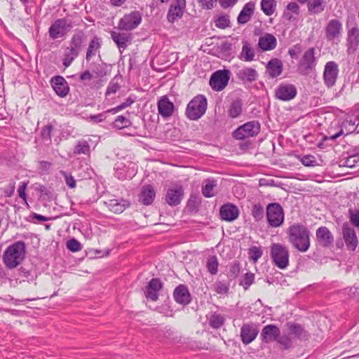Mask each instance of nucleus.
Masks as SVG:
<instances>
[{
	"label": "nucleus",
	"mask_w": 359,
	"mask_h": 359,
	"mask_svg": "<svg viewBox=\"0 0 359 359\" xmlns=\"http://www.w3.org/2000/svg\"><path fill=\"white\" fill-rule=\"evenodd\" d=\"M288 241L292 246L300 252H306L311 245V232L302 224H293L287 231Z\"/></svg>",
	"instance_id": "obj_1"
},
{
	"label": "nucleus",
	"mask_w": 359,
	"mask_h": 359,
	"mask_svg": "<svg viewBox=\"0 0 359 359\" xmlns=\"http://www.w3.org/2000/svg\"><path fill=\"white\" fill-rule=\"evenodd\" d=\"M26 246L23 241H18L8 246L3 256L4 264L9 269L18 266L25 259Z\"/></svg>",
	"instance_id": "obj_2"
},
{
	"label": "nucleus",
	"mask_w": 359,
	"mask_h": 359,
	"mask_svg": "<svg viewBox=\"0 0 359 359\" xmlns=\"http://www.w3.org/2000/svg\"><path fill=\"white\" fill-rule=\"evenodd\" d=\"M316 52L314 47L309 48L304 52L297 65L298 74L308 76L315 71L318 63V57L315 55Z\"/></svg>",
	"instance_id": "obj_3"
},
{
	"label": "nucleus",
	"mask_w": 359,
	"mask_h": 359,
	"mask_svg": "<svg viewBox=\"0 0 359 359\" xmlns=\"http://www.w3.org/2000/svg\"><path fill=\"white\" fill-rule=\"evenodd\" d=\"M207 105V99L205 95H198L188 103L185 114L190 120H198L205 113Z\"/></svg>",
	"instance_id": "obj_4"
},
{
	"label": "nucleus",
	"mask_w": 359,
	"mask_h": 359,
	"mask_svg": "<svg viewBox=\"0 0 359 359\" xmlns=\"http://www.w3.org/2000/svg\"><path fill=\"white\" fill-rule=\"evenodd\" d=\"M346 25L347 28L346 52L348 55H352L355 53L359 46V27L354 18H348Z\"/></svg>",
	"instance_id": "obj_5"
},
{
	"label": "nucleus",
	"mask_w": 359,
	"mask_h": 359,
	"mask_svg": "<svg viewBox=\"0 0 359 359\" xmlns=\"http://www.w3.org/2000/svg\"><path fill=\"white\" fill-rule=\"evenodd\" d=\"M271 257L274 264L280 269H285L289 265V251L285 246L280 243L271 245Z\"/></svg>",
	"instance_id": "obj_6"
},
{
	"label": "nucleus",
	"mask_w": 359,
	"mask_h": 359,
	"mask_svg": "<svg viewBox=\"0 0 359 359\" xmlns=\"http://www.w3.org/2000/svg\"><path fill=\"white\" fill-rule=\"evenodd\" d=\"M266 217L271 227L280 226L284 222V212L282 206L277 203H269L266 207Z\"/></svg>",
	"instance_id": "obj_7"
},
{
	"label": "nucleus",
	"mask_w": 359,
	"mask_h": 359,
	"mask_svg": "<svg viewBox=\"0 0 359 359\" xmlns=\"http://www.w3.org/2000/svg\"><path fill=\"white\" fill-rule=\"evenodd\" d=\"M230 79V71L220 69L215 72L210 76L209 84L212 90L222 91L228 85Z\"/></svg>",
	"instance_id": "obj_8"
},
{
	"label": "nucleus",
	"mask_w": 359,
	"mask_h": 359,
	"mask_svg": "<svg viewBox=\"0 0 359 359\" xmlns=\"http://www.w3.org/2000/svg\"><path fill=\"white\" fill-rule=\"evenodd\" d=\"M71 22L65 18L56 20L49 27L48 33L52 39L65 36L72 29Z\"/></svg>",
	"instance_id": "obj_9"
},
{
	"label": "nucleus",
	"mask_w": 359,
	"mask_h": 359,
	"mask_svg": "<svg viewBox=\"0 0 359 359\" xmlns=\"http://www.w3.org/2000/svg\"><path fill=\"white\" fill-rule=\"evenodd\" d=\"M142 22V15L139 11H133L126 14L120 19L118 28L120 30L130 32L138 27Z\"/></svg>",
	"instance_id": "obj_10"
},
{
	"label": "nucleus",
	"mask_w": 359,
	"mask_h": 359,
	"mask_svg": "<svg viewBox=\"0 0 359 359\" xmlns=\"http://www.w3.org/2000/svg\"><path fill=\"white\" fill-rule=\"evenodd\" d=\"M342 235L347 249L355 251L358 246V241L355 231L348 223H344L342 226Z\"/></svg>",
	"instance_id": "obj_11"
},
{
	"label": "nucleus",
	"mask_w": 359,
	"mask_h": 359,
	"mask_svg": "<svg viewBox=\"0 0 359 359\" xmlns=\"http://www.w3.org/2000/svg\"><path fill=\"white\" fill-rule=\"evenodd\" d=\"M358 125L359 118L355 116L348 117L342 122L340 131L326 139L334 140L341 135L351 134L356 130Z\"/></svg>",
	"instance_id": "obj_12"
},
{
	"label": "nucleus",
	"mask_w": 359,
	"mask_h": 359,
	"mask_svg": "<svg viewBox=\"0 0 359 359\" xmlns=\"http://www.w3.org/2000/svg\"><path fill=\"white\" fill-rule=\"evenodd\" d=\"M339 73L338 65L334 61L326 63L323 72V79L328 88L332 87L337 81Z\"/></svg>",
	"instance_id": "obj_13"
},
{
	"label": "nucleus",
	"mask_w": 359,
	"mask_h": 359,
	"mask_svg": "<svg viewBox=\"0 0 359 359\" xmlns=\"http://www.w3.org/2000/svg\"><path fill=\"white\" fill-rule=\"evenodd\" d=\"M259 330L255 323H245L241 329V337L244 344H249L255 339Z\"/></svg>",
	"instance_id": "obj_14"
},
{
	"label": "nucleus",
	"mask_w": 359,
	"mask_h": 359,
	"mask_svg": "<svg viewBox=\"0 0 359 359\" xmlns=\"http://www.w3.org/2000/svg\"><path fill=\"white\" fill-rule=\"evenodd\" d=\"M296 95L297 89L292 84H280L275 91L276 97L282 101L291 100Z\"/></svg>",
	"instance_id": "obj_15"
},
{
	"label": "nucleus",
	"mask_w": 359,
	"mask_h": 359,
	"mask_svg": "<svg viewBox=\"0 0 359 359\" xmlns=\"http://www.w3.org/2000/svg\"><path fill=\"white\" fill-rule=\"evenodd\" d=\"M185 8V0H177L171 4L167 14V20L169 22L173 23L180 20L184 13Z\"/></svg>",
	"instance_id": "obj_16"
},
{
	"label": "nucleus",
	"mask_w": 359,
	"mask_h": 359,
	"mask_svg": "<svg viewBox=\"0 0 359 359\" xmlns=\"http://www.w3.org/2000/svg\"><path fill=\"white\" fill-rule=\"evenodd\" d=\"M280 334V329L276 325L269 324L262 328L260 337L264 343L268 344L276 341Z\"/></svg>",
	"instance_id": "obj_17"
},
{
	"label": "nucleus",
	"mask_w": 359,
	"mask_h": 359,
	"mask_svg": "<svg viewBox=\"0 0 359 359\" xmlns=\"http://www.w3.org/2000/svg\"><path fill=\"white\" fill-rule=\"evenodd\" d=\"M318 243L323 248L330 247L334 242V236L326 226L319 227L316 232Z\"/></svg>",
	"instance_id": "obj_18"
},
{
	"label": "nucleus",
	"mask_w": 359,
	"mask_h": 359,
	"mask_svg": "<svg viewBox=\"0 0 359 359\" xmlns=\"http://www.w3.org/2000/svg\"><path fill=\"white\" fill-rule=\"evenodd\" d=\"M50 84L55 93L60 97H65L69 91L67 81L62 76H56L51 79Z\"/></svg>",
	"instance_id": "obj_19"
},
{
	"label": "nucleus",
	"mask_w": 359,
	"mask_h": 359,
	"mask_svg": "<svg viewBox=\"0 0 359 359\" xmlns=\"http://www.w3.org/2000/svg\"><path fill=\"white\" fill-rule=\"evenodd\" d=\"M111 37L119 50H125L131 43L133 36L130 32H111Z\"/></svg>",
	"instance_id": "obj_20"
},
{
	"label": "nucleus",
	"mask_w": 359,
	"mask_h": 359,
	"mask_svg": "<svg viewBox=\"0 0 359 359\" xmlns=\"http://www.w3.org/2000/svg\"><path fill=\"white\" fill-rule=\"evenodd\" d=\"M163 283L159 278H152L145 290V296L153 302L158 299V292L162 289Z\"/></svg>",
	"instance_id": "obj_21"
},
{
	"label": "nucleus",
	"mask_w": 359,
	"mask_h": 359,
	"mask_svg": "<svg viewBox=\"0 0 359 359\" xmlns=\"http://www.w3.org/2000/svg\"><path fill=\"white\" fill-rule=\"evenodd\" d=\"M236 77L243 83H252L258 79L257 71L250 67H244L236 72Z\"/></svg>",
	"instance_id": "obj_22"
},
{
	"label": "nucleus",
	"mask_w": 359,
	"mask_h": 359,
	"mask_svg": "<svg viewBox=\"0 0 359 359\" xmlns=\"http://www.w3.org/2000/svg\"><path fill=\"white\" fill-rule=\"evenodd\" d=\"M341 30L342 24L339 20L337 19L330 20L325 27L326 39L329 41L334 40L341 34Z\"/></svg>",
	"instance_id": "obj_23"
},
{
	"label": "nucleus",
	"mask_w": 359,
	"mask_h": 359,
	"mask_svg": "<svg viewBox=\"0 0 359 359\" xmlns=\"http://www.w3.org/2000/svg\"><path fill=\"white\" fill-rule=\"evenodd\" d=\"M277 39L272 34L265 33L259 38L257 46L262 51H269L276 48Z\"/></svg>",
	"instance_id": "obj_24"
},
{
	"label": "nucleus",
	"mask_w": 359,
	"mask_h": 359,
	"mask_svg": "<svg viewBox=\"0 0 359 359\" xmlns=\"http://www.w3.org/2000/svg\"><path fill=\"white\" fill-rule=\"evenodd\" d=\"M184 194L181 186L169 189L165 195V201L170 206H176L180 203Z\"/></svg>",
	"instance_id": "obj_25"
},
{
	"label": "nucleus",
	"mask_w": 359,
	"mask_h": 359,
	"mask_svg": "<svg viewBox=\"0 0 359 359\" xmlns=\"http://www.w3.org/2000/svg\"><path fill=\"white\" fill-rule=\"evenodd\" d=\"M266 73L271 79L279 76L283 70V65L282 61L278 58H273L270 60L266 65Z\"/></svg>",
	"instance_id": "obj_26"
},
{
	"label": "nucleus",
	"mask_w": 359,
	"mask_h": 359,
	"mask_svg": "<svg viewBox=\"0 0 359 359\" xmlns=\"http://www.w3.org/2000/svg\"><path fill=\"white\" fill-rule=\"evenodd\" d=\"M173 297L177 303L182 305L189 304L191 300L188 288L184 285H180L175 289Z\"/></svg>",
	"instance_id": "obj_27"
},
{
	"label": "nucleus",
	"mask_w": 359,
	"mask_h": 359,
	"mask_svg": "<svg viewBox=\"0 0 359 359\" xmlns=\"http://www.w3.org/2000/svg\"><path fill=\"white\" fill-rule=\"evenodd\" d=\"M238 210L235 205L226 203L220 208V216L225 221H233L238 217Z\"/></svg>",
	"instance_id": "obj_28"
},
{
	"label": "nucleus",
	"mask_w": 359,
	"mask_h": 359,
	"mask_svg": "<svg viewBox=\"0 0 359 359\" xmlns=\"http://www.w3.org/2000/svg\"><path fill=\"white\" fill-rule=\"evenodd\" d=\"M174 104L169 100L167 96H163L158 102V110L159 114L164 118L170 117L174 111Z\"/></svg>",
	"instance_id": "obj_29"
},
{
	"label": "nucleus",
	"mask_w": 359,
	"mask_h": 359,
	"mask_svg": "<svg viewBox=\"0 0 359 359\" xmlns=\"http://www.w3.org/2000/svg\"><path fill=\"white\" fill-rule=\"evenodd\" d=\"M255 8V4L253 1L246 3L241 11L238 18L237 22L240 25H244L250 21L252 15L254 13Z\"/></svg>",
	"instance_id": "obj_30"
},
{
	"label": "nucleus",
	"mask_w": 359,
	"mask_h": 359,
	"mask_svg": "<svg viewBox=\"0 0 359 359\" xmlns=\"http://www.w3.org/2000/svg\"><path fill=\"white\" fill-rule=\"evenodd\" d=\"M300 13V7L296 1L289 2L283 13V16L287 20L292 22L296 19V18Z\"/></svg>",
	"instance_id": "obj_31"
},
{
	"label": "nucleus",
	"mask_w": 359,
	"mask_h": 359,
	"mask_svg": "<svg viewBox=\"0 0 359 359\" xmlns=\"http://www.w3.org/2000/svg\"><path fill=\"white\" fill-rule=\"evenodd\" d=\"M156 193L151 185L144 186L140 195V201L145 205H151L154 201Z\"/></svg>",
	"instance_id": "obj_32"
},
{
	"label": "nucleus",
	"mask_w": 359,
	"mask_h": 359,
	"mask_svg": "<svg viewBox=\"0 0 359 359\" xmlns=\"http://www.w3.org/2000/svg\"><path fill=\"white\" fill-rule=\"evenodd\" d=\"M105 203L109 209L116 214L123 212L130 205L129 202L123 199H111Z\"/></svg>",
	"instance_id": "obj_33"
},
{
	"label": "nucleus",
	"mask_w": 359,
	"mask_h": 359,
	"mask_svg": "<svg viewBox=\"0 0 359 359\" xmlns=\"http://www.w3.org/2000/svg\"><path fill=\"white\" fill-rule=\"evenodd\" d=\"M102 46V39L97 36H94L90 41L88 48L87 49L86 60L90 61L93 56L100 52Z\"/></svg>",
	"instance_id": "obj_34"
},
{
	"label": "nucleus",
	"mask_w": 359,
	"mask_h": 359,
	"mask_svg": "<svg viewBox=\"0 0 359 359\" xmlns=\"http://www.w3.org/2000/svg\"><path fill=\"white\" fill-rule=\"evenodd\" d=\"M242 50L239 58L245 62H252L255 60V51L247 41H242Z\"/></svg>",
	"instance_id": "obj_35"
},
{
	"label": "nucleus",
	"mask_w": 359,
	"mask_h": 359,
	"mask_svg": "<svg viewBox=\"0 0 359 359\" xmlns=\"http://www.w3.org/2000/svg\"><path fill=\"white\" fill-rule=\"evenodd\" d=\"M325 0H309L307 2L308 12L311 15H318L325 9Z\"/></svg>",
	"instance_id": "obj_36"
},
{
	"label": "nucleus",
	"mask_w": 359,
	"mask_h": 359,
	"mask_svg": "<svg viewBox=\"0 0 359 359\" xmlns=\"http://www.w3.org/2000/svg\"><path fill=\"white\" fill-rule=\"evenodd\" d=\"M84 40V34L82 32H79L73 34L68 47L79 53L82 50Z\"/></svg>",
	"instance_id": "obj_37"
},
{
	"label": "nucleus",
	"mask_w": 359,
	"mask_h": 359,
	"mask_svg": "<svg viewBox=\"0 0 359 359\" xmlns=\"http://www.w3.org/2000/svg\"><path fill=\"white\" fill-rule=\"evenodd\" d=\"M207 317L210 326L214 329L220 328L225 321L224 317L216 312H210Z\"/></svg>",
	"instance_id": "obj_38"
},
{
	"label": "nucleus",
	"mask_w": 359,
	"mask_h": 359,
	"mask_svg": "<svg viewBox=\"0 0 359 359\" xmlns=\"http://www.w3.org/2000/svg\"><path fill=\"white\" fill-rule=\"evenodd\" d=\"M287 326L292 334L296 337L298 339H306L308 337L307 332L304 329V327L298 324L294 323H287Z\"/></svg>",
	"instance_id": "obj_39"
},
{
	"label": "nucleus",
	"mask_w": 359,
	"mask_h": 359,
	"mask_svg": "<svg viewBox=\"0 0 359 359\" xmlns=\"http://www.w3.org/2000/svg\"><path fill=\"white\" fill-rule=\"evenodd\" d=\"M241 126L242 130L245 131L248 137L257 135L260 131V124L258 121H249Z\"/></svg>",
	"instance_id": "obj_40"
},
{
	"label": "nucleus",
	"mask_w": 359,
	"mask_h": 359,
	"mask_svg": "<svg viewBox=\"0 0 359 359\" xmlns=\"http://www.w3.org/2000/svg\"><path fill=\"white\" fill-rule=\"evenodd\" d=\"M217 186V182L212 179H208L205 184L202 187V194L206 198H210L215 196L214 189Z\"/></svg>",
	"instance_id": "obj_41"
},
{
	"label": "nucleus",
	"mask_w": 359,
	"mask_h": 359,
	"mask_svg": "<svg viewBox=\"0 0 359 359\" xmlns=\"http://www.w3.org/2000/svg\"><path fill=\"white\" fill-rule=\"evenodd\" d=\"M79 53L76 51L67 47L65 50L62 64L65 68L69 67L72 62L78 57Z\"/></svg>",
	"instance_id": "obj_42"
},
{
	"label": "nucleus",
	"mask_w": 359,
	"mask_h": 359,
	"mask_svg": "<svg viewBox=\"0 0 359 359\" xmlns=\"http://www.w3.org/2000/svg\"><path fill=\"white\" fill-rule=\"evenodd\" d=\"M276 7V1L275 0H262L261 9L263 13L270 16L273 14Z\"/></svg>",
	"instance_id": "obj_43"
},
{
	"label": "nucleus",
	"mask_w": 359,
	"mask_h": 359,
	"mask_svg": "<svg viewBox=\"0 0 359 359\" xmlns=\"http://www.w3.org/2000/svg\"><path fill=\"white\" fill-rule=\"evenodd\" d=\"M121 80V76L119 75L115 76L109 82L107 90H106V96H109L111 94L116 93L121 88L120 81Z\"/></svg>",
	"instance_id": "obj_44"
},
{
	"label": "nucleus",
	"mask_w": 359,
	"mask_h": 359,
	"mask_svg": "<svg viewBox=\"0 0 359 359\" xmlns=\"http://www.w3.org/2000/svg\"><path fill=\"white\" fill-rule=\"evenodd\" d=\"M242 112V102L240 100L232 102L228 110V114L231 118H235L241 115Z\"/></svg>",
	"instance_id": "obj_45"
},
{
	"label": "nucleus",
	"mask_w": 359,
	"mask_h": 359,
	"mask_svg": "<svg viewBox=\"0 0 359 359\" xmlns=\"http://www.w3.org/2000/svg\"><path fill=\"white\" fill-rule=\"evenodd\" d=\"M126 166H117L115 171V175L118 179L123 180L128 178H132L135 175V169L134 166L133 167V170L131 172H126Z\"/></svg>",
	"instance_id": "obj_46"
},
{
	"label": "nucleus",
	"mask_w": 359,
	"mask_h": 359,
	"mask_svg": "<svg viewBox=\"0 0 359 359\" xmlns=\"http://www.w3.org/2000/svg\"><path fill=\"white\" fill-rule=\"evenodd\" d=\"M218 259L215 255L209 256L206 262V268L208 271L212 274L215 275L218 272Z\"/></svg>",
	"instance_id": "obj_47"
},
{
	"label": "nucleus",
	"mask_w": 359,
	"mask_h": 359,
	"mask_svg": "<svg viewBox=\"0 0 359 359\" xmlns=\"http://www.w3.org/2000/svg\"><path fill=\"white\" fill-rule=\"evenodd\" d=\"M74 153L76 154H88L90 153V145L86 140L79 141L75 146Z\"/></svg>",
	"instance_id": "obj_48"
},
{
	"label": "nucleus",
	"mask_w": 359,
	"mask_h": 359,
	"mask_svg": "<svg viewBox=\"0 0 359 359\" xmlns=\"http://www.w3.org/2000/svg\"><path fill=\"white\" fill-rule=\"evenodd\" d=\"M348 217L351 224L355 227H359V209L349 208L348 211Z\"/></svg>",
	"instance_id": "obj_49"
},
{
	"label": "nucleus",
	"mask_w": 359,
	"mask_h": 359,
	"mask_svg": "<svg viewBox=\"0 0 359 359\" xmlns=\"http://www.w3.org/2000/svg\"><path fill=\"white\" fill-rule=\"evenodd\" d=\"M264 208L259 203L253 205L251 210V215L255 221L258 222L262 220L264 217Z\"/></svg>",
	"instance_id": "obj_50"
},
{
	"label": "nucleus",
	"mask_w": 359,
	"mask_h": 359,
	"mask_svg": "<svg viewBox=\"0 0 359 359\" xmlns=\"http://www.w3.org/2000/svg\"><path fill=\"white\" fill-rule=\"evenodd\" d=\"M92 72V74L97 78L104 77L107 73V65L103 63L94 65Z\"/></svg>",
	"instance_id": "obj_51"
},
{
	"label": "nucleus",
	"mask_w": 359,
	"mask_h": 359,
	"mask_svg": "<svg viewBox=\"0 0 359 359\" xmlns=\"http://www.w3.org/2000/svg\"><path fill=\"white\" fill-rule=\"evenodd\" d=\"M255 274L251 272L245 273L243 278L241 280L239 285H242L244 290H248L250 286L254 283Z\"/></svg>",
	"instance_id": "obj_52"
},
{
	"label": "nucleus",
	"mask_w": 359,
	"mask_h": 359,
	"mask_svg": "<svg viewBox=\"0 0 359 359\" xmlns=\"http://www.w3.org/2000/svg\"><path fill=\"white\" fill-rule=\"evenodd\" d=\"M130 124V121L123 116H118L114 122V127L118 129L126 128Z\"/></svg>",
	"instance_id": "obj_53"
},
{
	"label": "nucleus",
	"mask_w": 359,
	"mask_h": 359,
	"mask_svg": "<svg viewBox=\"0 0 359 359\" xmlns=\"http://www.w3.org/2000/svg\"><path fill=\"white\" fill-rule=\"evenodd\" d=\"M276 342L280 345L284 349H288L292 346V340L289 335H279Z\"/></svg>",
	"instance_id": "obj_54"
},
{
	"label": "nucleus",
	"mask_w": 359,
	"mask_h": 359,
	"mask_svg": "<svg viewBox=\"0 0 359 359\" xmlns=\"http://www.w3.org/2000/svg\"><path fill=\"white\" fill-rule=\"evenodd\" d=\"M249 257L254 262H256L262 255V250L259 247L252 246L248 251Z\"/></svg>",
	"instance_id": "obj_55"
},
{
	"label": "nucleus",
	"mask_w": 359,
	"mask_h": 359,
	"mask_svg": "<svg viewBox=\"0 0 359 359\" xmlns=\"http://www.w3.org/2000/svg\"><path fill=\"white\" fill-rule=\"evenodd\" d=\"M215 26L220 29H225L230 26L229 16L227 15H222L215 20Z\"/></svg>",
	"instance_id": "obj_56"
},
{
	"label": "nucleus",
	"mask_w": 359,
	"mask_h": 359,
	"mask_svg": "<svg viewBox=\"0 0 359 359\" xmlns=\"http://www.w3.org/2000/svg\"><path fill=\"white\" fill-rule=\"evenodd\" d=\"M214 288L215 292L219 294H226L229 291V285L222 281H217L214 284Z\"/></svg>",
	"instance_id": "obj_57"
},
{
	"label": "nucleus",
	"mask_w": 359,
	"mask_h": 359,
	"mask_svg": "<svg viewBox=\"0 0 359 359\" xmlns=\"http://www.w3.org/2000/svg\"><path fill=\"white\" fill-rule=\"evenodd\" d=\"M53 130V126L51 123H48L46 126H45L41 132L42 138L44 140H48L50 142Z\"/></svg>",
	"instance_id": "obj_58"
},
{
	"label": "nucleus",
	"mask_w": 359,
	"mask_h": 359,
	"mask_svg": "<svg viewBox=\"0 0 359 359\" xmlns=\"http://www.w3.org/2000/svg\"><path fill=\"white\" fill-rule=\"evenodd\" d=\"M302 163L308 167L315 166L317 165L316 158L312 155H305L300 159Z\"/></svg>",
	"instance_id": "obj_59"
},
{
	"label": "nucleus",
	"mask_w": 359,
	"mask_h": 359,
	"mask_svg": "<svg viewBox=\"0 0 359 359\" xmlns=\"http://www.w3.org/2000/svg\"><path fill=\"white\" fill-rule=\"evenodd\" d=\"M67 248L72 252H78L81 249V245L77 240L72 238L67 241Z\"/></svg>",
	"instance_id": "obj_60"
},
{
	"label": "nucleus",
	"mask_w": 359,
	"mask_h": 359,
	"mask_svg": "<svg viewBox=\"0 0 359 359\" xmlns=\"http://www.w3.org/2000/svg\"><path fill=\"white\" fill-rule=\"evenodd\" d=\"M241 270L240 263L238 262H234L229 269L230 276L231 278H236L238 276Z\"/></svg>",
	"instance_id": "obj_61"
},
{
	"label": "nucleus",
	"mask_w": 359,
	"mask_h": 359,
	"mask_svg": "<svg viewBox=\"0 0 359 359\" xmlns=\"http://www.w3.org/2000/svg\"><path fill=\"white\" fill-rule=\"evenodd\" d=\"M233 137L236 140H244L248 136L245 133V131L242 130V127L239 126L237 129H236L233 133Z\"/></svg>",
	"instance_id": "obj_62"
},
{
	"label": "nucleus",
	"mask_w": 359,
	"mask_h": 359,
	"mask_svg": "<svg viewBox=\"0 0 359 359\" xmlns=\"http://www.w3.org/2000/svg\"><path fill=\"white\" fill-rule=\"evenodd\" d=\"M217 0H198L200 6L207 10H210L214 7V4L216 3Z\"/></svg>",
	"instance_id": "obj_63"
},
{
	"label": "nucleus",
	"mask_w": 359,
	"mask_h": 359,
	"mask_svg": "<svg viewBox=\"0 0 359 359\" xmlns=\"http://www.w3.org/2000/svg\"><path fill=\"white\" fill-rule=\"evenodd\" d=\"M93 77V74L89 70H86L80 74L79 81L83 82V83L86 85V81H90Z\"/></svg>",
	"instance_id": "obj_64"
}]
</instances>
